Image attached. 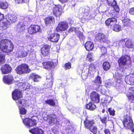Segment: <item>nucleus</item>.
Wrapping results in <instances>:
<instances>
[{
    "instance_id": "29",
    "label": "nucleus",
    "mask_w": 134,
    "mask_h": 134,
    "mask_svg": "<svg viewBox=\"0 0 134 134\" xmlns=\"http://www.w3.org/2000/svg\"><path fill=\"white\" fill-rule=\"evenodd\" d=\"M46 79L48 80L47 81V82H48V83L47 84V87H52L53 84V81L52 74H49V75H47L46 77Z\"/></svg>"
},
{
    "instance_id": "42",
    "label": "nucleus",
    "mask_w": 134,
    "mask_h": 134,
    "mask_svg": "<svg viewBox=\"0 0 134 134\" xmlns=\"http://www.w3.org/2000/svg\"><path fill=\"white\" fill-rule=\"evenodd\" d=\"M112 98L108 96H105L102 100V103H108L111 101Z\"/></svg>"
},
{
    "instance_id": "61",
    "label": "nucleus",
    "mask_w": 134,
    "mask_h": 134,
    "mask_svg": "<svg viewBox=\"0 0 134 134\" xmlns=\"http://www.w3.org/2000/svg\"><path fill=\"white\" fill-rule=\"evenodd\" d=\"M107 118L106 116L103 118H100V119L103 123L105 124L107 122Z\"/></svg>"
},
{
    "instance_id": "48",
    "label": "nucleus",
    "mask_w": 134,
    "mask_h": 134,
    "mask_svg": "<svg viewBox=\"0 0 134 134\" xmlns=\"http://www.w3.org/2000/svg\"><path fill=\"white\" fill-rule=\"evenodd\" d=\"M87 60H88L90 62H91L93 60V54L92 53L88 54L87 58Z\"/></svg>"
},
{
    "instance_id": "2",
    "label": "nucleus",
    "mask_w": 134,
    "mask_h": 134,
    "mask_svg": "<svg viewBox=\"0 0 134 134\" xmlns=\"http://www.w3.org/2000/svg\"><path fill=\"white\" fill-rule=\"evenodd\" d=\"M33 18L34 16L32 15L25 17H22L20 19V22L17 25V31L20 33L23 32L25 29V26L29 23Z\"/></svg>"
},
{
    "instance_id": "30",
    "label": "nucleus",
    "mask_w": 134,
    "mask_h": 134,
    "mask_svg": "<svg viewBox=\"0 0 134 134\" xmlns=\"http://www.w3.org/2000/svg\"><path fill=\"white\" fill-rule=\"evenodd\" d=\"M42 64L44 68L47 70L49 69L54 66L53 62H43Z\"/></svg>"
},
{
    "instance_id": "47",
    "label": "nucleus",
    "mask_w": 134,
    "mask_h": 134,
    "mask_svg": "<svg viewBox=\"0 0 134 134\" xmlns=\"http://www.w3.org/2000/svg\"><path fill=\"white\" fill-rule=\"evenodd\" d=\"M105 87L102 86L99 87V88H97L98 90H99L101 93L103 94H105L106 93V91L104 88Z\"/></svg>"
},
{
    "instance_id": "21",
    "label": "nucleus",
    "mask_w": 134,
    "mask_h": 134,
    "mask_svg": "<svg viewBox=\"0 0 134 134\" xmlns=\"http://www.w3.org/2000/svg\"><path fill=\"white\" fill-rule=\"evenodd\" d=\"M1 70L3 74H8L11 71L12 68L8 64H5L2 66Z\"/></svg>"
},
{
    "instance_id": "22",
    "label": "nucleus",
    "mask_w": 134,
    "mask_h": 134,
    "mask_svg": "<svg viewBox=\"0 0 134 134\" xmlns=\"http://www.w3.org/2000/svg\"><path fill=\"white\" fill-rule=\"evenodd\" d=\"M59 38V34L54 33L51 34L48 39L51 42H58Z\"/></svg>"
},
{
    "instance_id": "36",
    "label": "nucleus",
    "mask_w": 134,
    "mask_h": 134,
    "mask_svg": "<svg viewBox=\"0 0 134 134\" xmlns=\"http://www.w3.org/2000/svg\"><path fill=\"white\" fill-rule=\"evenodd\" d=\"M19 108L20 113L21 115L20 117L21 119H23L24 118L23 115H25L26 113V110L24 108L20 106V105H19Z\"/></svg>"
},
{
    "instance_id": "43",
    "label": "nucleus",
    "mask_w": 134,
    "mask_h": 134,
    "mask_svg": "<svg viewBox=\"0 0 134 134\" xmlns=\"http://www.w3.org/2000/svg\"><path fill=\"white\" fill-rule=\"evenodd\" d=\"M8 6V3L6 2H0V8L3 9H7Z\"/></svg>"
},
{
    "instance_id": "39",
    "label": "nucleus",
    "mask_w": 134,
    "mask_h": 134,
    "mask_svg": "<svg viewBox=\"0 0 134 134\" xmlns=\"http://www.w3.org/2000/svg\"><path fill=\"white\" fill-rule=\"evenodd\" d=\"M87 108L91 110H94L96 108V105L92 102H90L86 105Z\"/></svg>"
},
{
    "instance_id": "11",
    "label": "nucleus",
    "mask_w": 134,
    "mask_h": 134,
    "mask_svg": "<svg viewBox=\"0 0 134 134\" xmlns=\"http://www.w3.org/2000/svg\"><path fill=\"white\" fill-rule=\"evenodd\" d=\"M53 10L54 15L57 17L59 16L62 14V6L60 5H53Z\"/></svg>"
},
{
    "instance_id": "10",
    "label": "nucleus",
    "mask_w": 134,
    "mask_h": 134,
    "mask_svg": "<svg viewBox=\"0 0 134 134\" xmlns=\"http://www.w3.org/2000/svg\"><path fill=\"white\" fill-rule=\"evenodd\" d=\"M74 31L81 41H84L85 40L86 38L85 36L83 35V32L79 30L78 28L72 27L70 28L69 31L70 32Z\"/></svg>"
},
{
    "instance_id": "27",
    "label": "nucleus",
    "mask_w": 134,
    "mask_h": 134,
    "mask_svg": "<svg viewBox=\"0 0 134 134\" xmlns=\"http://www.w3.org/2000/svg\"><path fill=\"white\" fill-rule=\"evenodd\" d=\"M29 131L32 134H42L43 133V131L38 127L34 128L31 130H29Z\"/></svg>"
},
{
    "instance_id": "5",
    "label": "nucleus",
    "mask_w": 134,
    "mask_h": 134,
    "mask_svg": "<svg viewBox=\"0 0 134 134\" xmlns=\"http://www.w3.org/2000/svg\"><path fill=\"white\" fill-rule=\"evenodd\" d=\"M42 116L44 120L51 125L55 124L57 122V120L53 115L47 114L46 112L43 113Z\"/></svg>"
},
{
    "instance_id": "23",
    "label": "nucleus",
    "mask_w": 134,
    "mask_h": 134,
    "mask_svg": "<svg viewBox=\"0 0 134 134\" xmlns=\"http://www.w3.org/2000/svg\"><path fill=\"white\" fill-rule=\"evenodd\" d=\"M41 51L42 55L44 56L47 55L49 53V46L47 44L44 45L41 48Z\"/></svg>"
},
{
    "instance_id": "7",
    "label": "nucleus",
    "mask_w": 134,
    "mask_h": 134,
    "mask_svg": "<svg viewBox=\"0 0 134 134\" xmlns=\"http://www.w3.org/2000/svg\"><path fill=\"white\" fill-rule=\"evenodd\" d=\"M119 66L127 65H129L131 64V61L130 57L127 55L122 56L118 60Z\"/></svg>"
},
{
    "instance_id": "56",
    "label": "nucleus",
    "mask_w": 134,
    "mask_h": 134,
    "mask_svg": "<svg viewBox=\"0 0 134 134\" xmlns=\"http://www.w3.org/2000/svg\"><path fill=\"white\" fill-rule=\"evenodd\" d=\"M35 118H36V117L35 116H33L31 118L32 121L31 122V124H33L32 126L35 125L37 123L36 120L35 119Z\"/></svg>"
},
{
    "instance_id": "37",
    "label": "nucleus",
    "mask_w": 134,
    "mask_h": 134,
    "mask_svg": "<svg viewBox=\"0 0 134 134\" xmlns=\"http://www.w3.org/2000/svg\"><path fill=\"white\" fill-rule=\"evenodd\" d=\"M125 46L128 48H133L134 44L132 42L131 40H128L126 42Z\"/></svg>"
},
{
    "instance_id": "54",
    "label": "nucleus",
    "mask_w": 134,
    "mask_h": 134,
    "mask_svg": "<svg viewBox=\"0 0 134 134\" xmlns=\"http://www.w3.org/2000/svg\"><path fill=\"white\" fill-rule=\"evenodd\" d=\"M107 49L105 47H103L101 49V51L102 56H105L107 53Z\"/></svg>"
},
{
    "instance_id": "31",
    "label": "nucleus",
    "mask_w": 134,
    "mask_h": 134,
    "mask_svg": "<svg viewBox=\"0 0 134 134\" xmlns=\"http://www.w3.org/2000/svg\"><path fill=\"white\" fill-rule=\"evenodd\" d=\"M94 47L92 42L90 41L87 42L85 44V47L87 50L90 51Z\"/></svg>"
},
{
    "instance_id": "52",
    "label": "nucleus",
    "mask_w": 134,
    "mask_h": 134,
    "mask_svg": "<svg viewBox=\"0 0 134 134\" xmlns=\"http://www.w3.org/2000/svg\"><path fill=\"white\" fill-rule=\"evenodd\" d=\"M17 104L19 105L20 104L22 106H24V105L26 103L25 100L24 99H21L19 100L16 102Z\"/></svg>"
},
{
    "instance_id": "33",
    "label": "nucleus",
    "mask_w": 134,
    "mask_h": 134,
    "mask_svg": "<svg viewBox=\"0 0 134 134\" xmlns=\"http://www.w3.org/2000/svg\"><path fill=\"white\" fill-rule=\"evenodd\" d=\"M130 88L131 87L129 88L130 91L127 94V96L129 99L132 102L134 101V91L130 90Z\"/></svg>"
},
{
    "instance_id": "17",
    "label": "nucleus",
    "mask_w": 134,
    "mask_h": 134,
    "mask_svg": "<svg viewBox=\"0 0 134 134\" xmlns=\"http://www.w3.org/2000/svg\"><path fill=\"white\" fill-rule=\"evenodd\" d=\"M40 29V27L38 25H32L29 27L28 31L29 34H32L39 31Z\"/></svg>"
},
{
    "instance_id": "26",
    "label": "nucleus",
    "mask_w": 134,
    "mask_h": 134,
    "mask_svg": "<svg viewBox=\"0 0 134 134\" xmlns=\"http://www.w3.org/2000/svg\"><path fill=\"white\" fill-rule=\"evenodd\" d=\"M95 123L94 122L93 120H88L86 119L84 121V125L86 128L89 129Z\"/></svg>"
},
{
    "instance_id": "14",
    "label": "nucleus",
    "mask_w": 134,
    "mask_h": 134,
    "mask_svg": "<svg viewBox=\"0 0 134 134\" xmlns=\"http://www.w3.org/2000/svg\"><path fill=\"white\" fill-rule=\"evenodd\" d=\"M4 18L6 20L10 23H13L16 21L17 18L16 15L15 14H7Z\"/></svg>"
},
{
    "instance_id": "50",
    "label": "nucleus",
    "mask_w": 134,
    "mask_h": 134,
    "mask_svg": "<svg viewBox=\"0 0 134 134\" xmlns=\"http://www.w3.org/2000/svg\"><path fill=\"white\" fill-rule=\"evenodd\" d=\"M105 87L110 88L112 86V82L110 80H107L105 81Z\"/></svg>"
},
{
    "instance_id": "45",
    "label": "nucleus",
    "mask_w": 134,
    "mask_h": 134,
    "mask_svg": "<svg viewBox=\"0 0 134 134\" xmlns=\"http://www.w3.org/2000/svg\"><path fill=\"white\" fill-rule=\"evenodd\" d=\"M89 129L90 131L91 132L93 133L94 134H96L97 132V127L93 125L91 126Z\"/></svg>"
},
{
    "instance_id": "15",
    "label": "nucleus",
    "mask_w": 134,
    "mask_h": 134,
    "mask_svg": "<svg viewBox=\"0 0 134 134\" xmlns=\"http://www.w3.org/2000/svg\"><path fill=\"white\" fill-rule=\"evenodd\" d=\"M125 81L128 84L134 85V75L133 74H131L126 76L125 78Z\"/></svg>"
},
{
    "instance_id": "41",
    "label": "nucleus",
    "mask_w": 134,
    "mask_h": 134,
    "mask_svg": "<svg viewBox=\"0 0 134 134\" xmlns=\"http://www.w3.org/2000/svg\"><path fill=\"white\" fill-rule=\"evenodd\" d=\"M92 17L89 16V13L86 10H85V13L84 14L83 17L82 18V19L87 20L91 19Z\"/></svg>"
},
{
    "instance_id": "18",
    "label": "nucleus",
    "mask_w": 134,
    "mask_h": 134,
    "mask_svg": "<svg viewBox=\"0 0 134 134\" xmlns=\"http://www.w3.org/2000/svg\"><path fill=\"white\" fill-rule=\"evenodd\" d=\"M108 5L112 6L114 9V11L118 13L119 10L118 6L117 5V3L115 0H107Z\"/></svg>"
},
{
    "instance_id": "46",
    "label": "nucleus",
    "mask_w": 134,
    "mask_h": 134,
    "mask_svg": "<svg viewBox=\"0 0 134 134\" xmlns=\"http://www.w3.org/2000/svg\"><path fill=\"white\" fill-rule=\"evenodd\" d=\"M5 55L1 53L0 52V65H1L5 63Z\"/></svg>"
},
{
    "instance_id": "32",
    "label": "nucleus",
    "mask_w": 134,
    "mask_h": 134,
    "mask_svg": "<svg viewBox=\"0 0 134 134\" xmlns=\"http://www.w3.org/2000/svg\"><path fill=\"white\" fill-rule=\"evenodd\" d=\"M6 21L5 19L3 18V19L0 21V27H2L3 30L6 29L8 26Z\"/></svg>"
},
{
    "instance_id": "57",
    "label": "nucleus",
    "mask_w": 134,
    "mask_h": 134,
    "mask_svg": "<svg viewBox=\"0 0 134 134\" xmlns=\"http://www.w3.org/2000/svg\"><path fill=\"white\" fill-rule=\"evenodd\" d=\"M108 111L109 112L110 115L114 116L115 115V111L111 108H109L108 109Z\"/></svg>"
},
{
    "instance_id": "64",
    "label": "nucleus",
    "mask_w": 134,
    "mask_h": 134,
    "mask_svg": "<svg viewBox=\"0 0 134 134\" xmlns=\"http://www.w3.org/2000/svg\"><path fill=\"white\" fill-rule=\"evenodd\" d=\"M104 132L105 134H110V131L107 129H105L104 130Z\"/></svg>"
},
{
    "instance_id": "63",
    "label": "nucleus",
    "mask_w": 134,
    "mask_h": 134,
    "mask_svg": "<svg viewBox=\"0 0 134 134\" xmlns=\"http://www.w3.org/2000/svg\"><path fill=\"white\" fill-rule=\"evenodd\" d=\"M25 83L19 82L18 84V86L20 88H23V85H24Z\"/></svg>"
},
{
    "instance_id": "35",
    "label": "nucleus",
    "mask_w": 134,
    "mask_h": 134,
    "mask_svg": "<svg viewBox=\"0 0 134 134\" xmlns=\"http://www.w3.org/2000/svg\"><path fill=\"white\" fill-rule=\"evenodd\" d=\"M32 121L31 119L29 118H26L23 121V123L27 127H31L32 124L31 123Z\"/></svg>"
},
{
    "instance_id": "16",
    "label": "nucleus",
    "mask_w": 134,
    "mask_h": 134,
    "mask_svg": "<svg viewBox=\"0 0 134 134\" xmlns=\"http://www.w3.org/2000/svg\"><path fill=\"white\" fill-rule=\"evenodd\" d=\"M13 98L14 100H17L22 97V95L20 91L18 89H16L12 93Z\"/></svg>"
},
{
    "instance_id": "3",
    "label": "nucleus",
    "mask_w": 134,
    "mask_h": 134,
    "mask_svg": "<svg viewBox=\"0 0 134 134\" xmlns=\"http://www.w3.org/2000/svg\"><path fill=\"white\" fill-rule=\"evenodd\" d=\"M117 20L114 18H109L105 21L106 26L108 27L112 28V29L116 32H118L121 30L120 26L116 24Z\"/></svg>"
},
{
    "instance_id": "28",
    "label": "nucleus",
    "mask_w": 134,
    "mask_h": 134,
    "mask_svg": "<svg viewBox=\"0 0 134 134\" xmlns=\"http://www.w3.org/2000/svg\"><path fill=\"white\" fill-rule=\"evenodd\" d=\"M54 21V18L53 16H50L44 19L45 23L47 26L53 24Z\"/></svg>"
},
{
    "instance_id": "20",
    "label": "nucleus",
    "mask_w": 134,
    "mask_h": 134,
    "mask_svg": "<svg viewBox=\"0 0 134 134\" xmlns=\"http://www.w3.org/2000/svg\"><path fill=\"white\" fill-rule=\"evenodd\" d=\"M96 39L97 40L101 42H106L107 39L106 36L102 33L97 34L96 36Z\"/></svg>"
},
{
    "instance_id": "55",
    "label": "nucleus",
    "mask_w": 134,
    "mask_h": 134,
    "mask_svg": "<svg viewBox=\"0 0 134 134\" xmlns=\"http://www.w3.org/2000/svg\"><path fill=\"white\" fill-rule=\"evenodd\" d=\"M64 66L65 70L69 69L71 68V63L70 62L66 63Z\"/></svg>"
},
{
    "instance_id": "19",
    "label": "nucleus",
    "mask_w": 134,
    "mask_h": 134,
    "mask_svg": "<svg viewBox=\"0 0 134 134\" xmlns=\"http://www.w3.org/2000/svg\"><path fill=\"white\" fill-rule=\"evenodd\" d=\"M97 67V64L96 63H93L90 64L88 69L89 74H90L91 75H93L96 72Z\"/></svg>"
},
{
    "instance_id": "49",
    "label": "nucleus",
    "mask_w": 134,
    "mask_h": 134,
    "mask_svg": "<svg viewBox=\"0 0 134 134\" xmlns=\"http://www.w3.org/2000/svg\"><path fill=\"white\" fill-rule=\"evenodd\" d=\"M45 102L47 104L53 106L55 105V103L52 99H49L45 101Z\"/></svg>"
},
{
    "instance_id": "13",
    "label": "nucleus",
    "mask_w": 134,
    "mask_h": 134,
    "mask_svg": "<svg viewBox=\"0 0 134 134\" xmlns=\"http://www.w3.org/2000/svg\"><path fill=\"white\" fill-rule=\"evenodd\" d=\"M91 100L96 103H98L99 101V94L95 91H93L90 94Z\"/></svg>"
},
{
    "instance_id": "60",
    "label": "nucleus",
    "mask_w": 134,
    "mask_h": 134,
    "mask_svg": "<svg viewBox=\"0 0 134 134\" xmlns=\"http://www.w3.org/2000/svg\"><path fill=\"white\" fill-rule=\"evenodd\" d=\"M15 1L16 3H25L29 1V0H15Z\"/></svg>"
},
{
    "instance_id": "1",
    "label": "nucleus",
    "mask_w": 134,
    "mask_h": 134,
    "mask_svg": "<svg viewBox=\"0 0 134 134\" xmlns=\"http://www.w3.org/2000/svg\"><path fill=\"white\" fill-rule=\"evenodd\" d=\"M13 48V44L10 41L5 39L0 41V52L2 51L6 53L10 52L12 51Z\"/></svg>"
},
{
    "instance_id": "24",
    "label": "nucleus",
    "mask_w": 134,
    "mask_h": 134,
    "mask_svg": "<svg viewBox=\"0 0 134 134\" xmlns=\"http://www.w3.org/2000/svg\"><path fill=\"white\" fill-rule=\"evenodd\" d=\"M102 82L101 78L99 76H98L96 77L94 80L92 81V83L94 85L96 86V88H99Z\"/></svg>"
},
{
    "instance_id": "25",
    "label": "nucleus",
    "mask_w": 134,
    "mask_h": 134,
    "mask_svg": "<svg viewBox=\"0 0 134 134\" xmlns=\"http://www.w3.org/2000/svg\"><path fill=\"white\" fill-rule=\"evenodd\" d=\"M13 80L12 76L10 75L5 76L3 79L4 82L8 84H11Z\"/></svg>"
},
{
    "instance_id": "62",
    "label": "nucleus",
    "mask_w": 134,
    "mask_h": 134,
    "mask_svg": "<svg viewBox=\"0 0 134 134\" xmlns=\"http://www.w3.org/2000/svg\"><path fill=\"white\" fill-rule=\"evenodd\" d=\"M129 13L132 15H134V7L130 9L129 10Z\"/></svg>"
},
{
    "instance_id": "8",
    "label": "nucleus",
    "mask_w": 134,
    "mask_h": 134,
    "mask_svg": "<svg viewBox=\"0 0 134 134\" xmlns=\"http://www.w3.org/2000/svg\"><path fill=\"white\" fill-rule=\"evenodd\" d=\"M28 52V50L26 49L25 47H20L19 50L17 51L15 56L16 57L21 58L25 57L27 55Z\"/></svg>"
},
{
    "instance_id": "51",
    "label": "nucleus",
    "mask_w": 134,
    "mask_h": 134,
    "mask_svg": "<svg viewBox=\"0 0 134 134\" xmlns=\"http://www.w3.org/2000/svg\"><path fill=\"white\" fill-rule=\"evenodd\" d=\"M130 21L128 19H124L123 21V24L125 26L129 25Z\"/></svg>"
},
{
    "instance_id": "40",
    "label": "nucleus",
    "mask_w": 134,
    "mask_h": 134,
    "mask_svg": "<svg viewBox=\"0 0 134 134\" xmlns=\"http://www.w3.org/2000/svg\"><path fill=\"white\" fill-rule=\"evenodd\" d=\"M110 64L108 62H105L103 64V68L105 71H107L109 70L110 69Z\"/></svg>"
},
{
    "instance_id": "59",
    "label": "nucleus",
    "mask_w": 134,
    "mask_h": 134,
    "mask_svg": "<svg viewBox=\"0 0 134 134\" xmlns=\"http://www.w3.org/2000/svg\"><path fill=\"white\" fill-rule=\"evenodd\" d=\"M28 84L27 83H25L23 85V90H26L27 89H29V86Z\"/></svg>"
},
{
    "instance_id": "38",
    "label": "nucleus",
    "mask_w": 134,
    "mask_h": 134,
    "mask_svg": "<svg viewBox=\"0 0 134 134\" xmlns=\"http://www.w3.org/2000/svg\"><path fill=\"white\" fill-rule=\"evenodd\" d=\"M30 77L35 82L39 81L41 78L39 76L34 73H32L30 74Z\"/></svg>"
},
{
    "instance_id": "6",
    "label": "nucleus",
    "mask_w": 134,
    "mask_h": 134,
    "mask_svg": "<svg viewBox=\"0 0 134 134\" xmlns=\"http://www.w3.org/2000/svg\"><path fill=\"white\" fill-rule=\"evenodd\" d=\"M16 71L17 74H27L31 71L27 65L22 64L19 66L16 69Z\"/></svg>"
},
{
    "instance_id": "34",
    "label": "nucleus",
    "mask_w": 134,
    "mask_h": 134,
    "mask_svg": "<svg viewBox=\"0 0 134 134\" xmlns=\"http://www.w3.org/2000/svg\"><path fill=\"white\" fill-rule=\"evenodd\" d=\"M86 64L84 65L85 66L82 70V72L81 74L82 77V79L84 80H85L86 79L88 75V68H87L86 71H85V69L86 68L85 67V66H86ZM88 75H89V74H88Z\"/></svg>"
},
{
    "instance_id": "12",
    "label": "nucleus",
    "mask_w": 134,
    "mask_h": 134,
    "mask_svg": "<svg viewBox=\"0 0 134 134\" xmlns=\"http://www.w3.org/2000/svg\"><path fill=\"white\" fill-rule=\"evenodd\" d=\"M68 27V24L65 21H62L60 22L56 28L57 31H64L67 29Z\"/></svg>"
},
{
    "instance_id": "9",
    "label": "nucleus",
    "mask_w": 134,
    "mask_h": 134,
    "mask_svg": "<svg viewBox=\"0 0 134 134\" xmlns=\"http://www.w3.org/2000/svg\"><path fill=\"white\" fill-rule=\"evenodd\" d=\"M66 125L65 130L64 133L66 134H72L74 133L75 130V126L71 123L69 121L67 122Z\"/></svg>"
},
{
    "instance_id": "53",
    "label": "nucleus",
    "mask_w": 134,
    "mask_h": 134,
    "mask_svg": "<svg viewBox=\"0 0 134 134\" xmlns=\"http://www.w3.org/2000/svg\"><path fill=\"white\" fill-rule=\"evenodd\" d=\"M122 77V75L121 74L118 72H116L115 75V78L118 80H120Z\"/></svg>"
},
{
    "instance_id": "4",
    "label": "nucleus",
    "mask_w": 134,
    "mask_h": 134,
    "mask_svg": "<svg viewBox=\"0 0 134 134\" xmlns=\"http://www.w3.org/2000/svg\"><path fill=\"white\" fill-rule=\"evenodd\" d=\"M123 124L124 127L127 129H131L134 132L133 122L130 114H127L124 116Z\"/></svg>"
},
{
    "instance_id": "58",
    "label": "nucleus",
    "mask_w": 134,
    "mask_h": 134,
    "mask_svg": "<svg viewBox=\"0 0 134 134\" xmlns=\"http://www.w3.org/2000/svg\"><path fill=\"white\" fill-rule=\"evenodd\" d=\"M121 44V42L120 41H119L115 42L114 43L113 46L117 47L118 48L120 46Z\"/></svg>"
},
{
    "instance_id": "44",
    "label": "nucleus",
    "mask_w": 134,
    "mask_h": 134,
    "mask_svg": "<svg viewBox=\"0 0 134 134\" xmlns=\"http://www.w3.org/2000/svg\"><path fill=\"white\" fill-rule=\"evenodd\" d=\"M120 80H118L117 81H115L113 82H112V86L114 87H116V88H118H118L120 89L121 87H120L121 86V85L120 83Z\"/></svg>"
}]
</instances>
